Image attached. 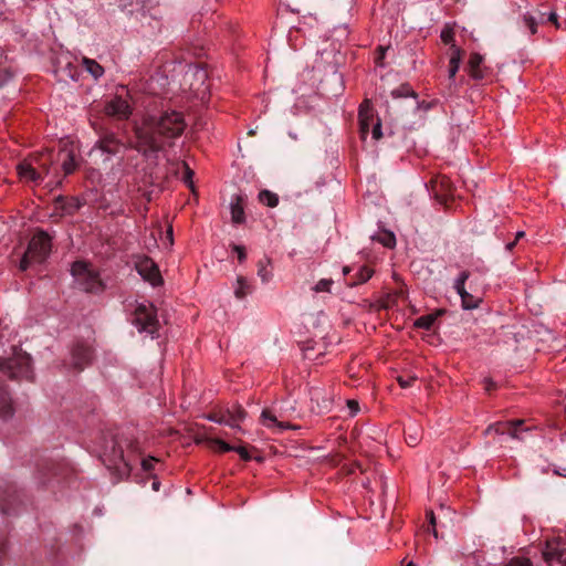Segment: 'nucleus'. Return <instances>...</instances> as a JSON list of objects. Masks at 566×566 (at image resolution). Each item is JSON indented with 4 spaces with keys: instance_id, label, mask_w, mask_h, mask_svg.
Returning <instances> with one entry per match:
<instances>
[{
    "instance_id": "nucleus-1",
    "label": "nucleus",
    "mask_w": 566,
    "mask_h": 566,
    "mask_svg": "<svg viewBox=\"0 0 566 566\" xmlns=\"http://www.w3.org/2000/svg\"><path fill=\"white\" fill-rule=\"evenodd\" d=\"M185 128L184 115L176 111L165 112L159 117H150L136 130L137 149L144 154L160 151L165 145L164 139L180 136Z\"/></svg>"
},
{
    "instance_id": "nucleus-2",
    "label": "nucleus",
    "mask_w": 566,
    "mask_h": 566,
    "mask_svg": "<svg viewBox=\"0 0 566 566\" xmlns=\"http://www.w3.org/2000/svg\"><path fill=\"white\" fill-rule=\"evenodd\" d=\"M135 452H137V442L124 434L116 436L106 442L102 460L119 479H124L129 476L132 471L129 453Z\"/></svg>"
},
{
    "instance_id": "nucleus-3",
    "label": "nucleus",
    "mask_w": 566,
    "mask_h": 566,
    "mask_svg": "<svg viewBox=\"0 0 566 566\" xmlns=\"http://www.w3.org/2000/svg\"><path fill=\"white\" fill-rule=\"evenodd\" d=\"M0 374L10 379H31V357L21 349L13 347V354L11 357H0Z\"/></svg>"
},
{
    "instance_id": "nucleus-4",
    "label": "nucleus",
    "mask_w": 566,
    "mask_h": 566,
    "mask_svg": "<svg viewBox=\"0 0 566 566\" xmlns=\"http://www.w3.org/2000/svg\"><path fill=\"white\" fill-rule=\"evenodd\" d=\"M71 273L78 289L86 293L98 294L105 290L99 273L85 261H75L72 264Z\"/></svg>"
},
{
    "instance_id": "nucleus-5",
    "label": "nucleus",
    "mask_w": 566,
    "mask_h": 566,
    "mask_svg": "<svg viewBox=\"0 0 566 566\" xmlns=\"http://www.w3.org/2000/svg\"><path fill=\"white\" fill-rule=\"evenodd\" d=\"M51 251V238L49 234L39 230L30 240L28 249L23 254L19 268L25 271L32 262H43Z\"/></svg>"
},
{
    "instance_id": "nucleus-6",
    "label": "nucleus",
    "mask_w": 566,
    "mask_h": 566,
    "mask_svg": "<svg viewBox=\"0 0 566 566\" xmlns=\"http://www.w3.org/2000/svg\"><path fill=\"white\" fill-rule=\"evenodd\" d=\"M133 324L139 332H146L150 335L156 334L159 328V322L155 306L150 303L138 304L134 311Z\"/></svg>"
},
{
    "instance_id": "nucleus-7",
    "label": "nucleus",
    "mask_w": 566,
    "mask_h": 566,
    "mask_svg": "<svg viewBox=\"0 0 566 566\" xmlns=\"http://www.w3.org/2000/svg\"><path fill=\"white\" fill-rule=\"evenodd\" d=\"M471 273L469 271H462L455 279L453 287L461 297V304L464 310H474L482 303V296L476 291L469 292L465 289V283L469 280Z\"/></svg>"
},
{
    "instance_id": "nucleus-8",
    "label": "nucleus",
    "mask_w": 566,
    "mask_h": 566,
    "mask_svg": "<svg viewBox=\"0 0 566 566\" xmlns=\"http://www.w3.org/2000/svg\"><path fill=\"white\" fill-rule=\"evenodd\" d=\"M531 342L538 352H549L557 349L556 337L543 325L534 326L530 336Z\"/></svg>"
},
{
    "instance_id": "nucleus-9",
    "label": "nucleus",
    "mask_w": 566,
    "mask_h": 566,
    "mask_svg": "<svg viewBox=\"0 0 566 566\" xmlns=\"http://www.w3.org/2000/svg\"><path fill=\"white\" fill-rule=\"evenodd\" d=\"M125 145L122 143L114 133L105 132L103 133L95 146L92 149V153L101 151L102 154H106L107 157L117 155Z\"/></svg>"
},
{
    "instance_id": "nucleus-10",
    "label": "nucleus",
    "mask_w": 566,
    "mask_h": 566,
    "mask_svg": "<svg viewBox=\"0 0 566 566\" xmlns=\"http://www.w3.org/2000/svg\"><path fill=\"white\" fill-rule=\"evenodd\" d=\"M137 272L153 286L160 285L163 277L157 264L149 258L144 256L136 262Z\"/></svg>"
},
{
    "instance_id": "nucleus-11",
    "label": "nucleus",
    "mask_w": 566,
    "mask_h": 566,
    "mask_svg": "<svg viewBox=\"0 0 566 566\" xmlns=\"http://www.w3.org/2000/svg\"><path fill=\"white\" fill-rule=\"evenodd\" d=\"M543 557L548 566H566V552L559 547L558 542H547Z\"/></svg>"
},
{
    "instance_id": "nucleus-12",
    "label": "nucleus",
    "mask_w": 566,
    "mask_h": 566,
    "mask_svg": "<svg viewBox=\"0 0 566 566\" xmlns=\"http://www.w3.org/2000/svg\"><path fill=\"white\" fill-rule=\"evenodd\" d=\"M311 410L316 413H324L331 410L333 399L329 395L321 388H313L311 390Z\"/></svg>"
},
{
    "instance_id": "nucleus-13",
    "label": "nucleus",
    "mask_w": 566,
    "mask_h": 566,
    "mask_svg": "<svg viewBox=\"0 0 566 566\" xmlns=\"http://www.w3.org/2000/svg\"><path fill=\"white\" fill-rule=\"evenodd\" d=\"M523 420H516V421H506V422H496L493 424H490L485 429V434H490L492 432H495L496 434H510L513 439H521L520 431L517 427L522 426Z\"/></svg>"
},
{
    "instance_id": "nucleus-14",
    "label": "nucleus",
    "mask_w": 566,
    "mask_h": 566,
    "mask_svg": "<svg viewBox=\"0 0 566 566\" xmlns=\"http://www.w3.org/2000/svg\"><path fill=\"white\" fill-rule=\"evenodd\" d=\"M17 171L23 181L38 184L43 180L42 172L36 170V167L28 158L18 164Z\"/></svg>"
},
{
    "instance_id": "nucleus-15",
    "label": "nucleus",
    "mask_w": 566,
    "mask_h": 566,
    "mask_svg": "<svg viewBox=\"0 0 566 566\" xmlns=\"http://www.w3.org/2000/svg\"><path fill=\"white\" fill-rule=\"evenodd\" d=\"M92 360V350L88 346L77 344L72 349V365L76 370L84 369Z\"/></svg>"
},
{
    "instance_id": "nucleus-16",
    "label": "nucleus",
    "mask_w": 566,
    "mask_h": 566,
    "mask_svg": "<svg viewBox=\"0 0 566 566\" xmlns=\"http://www.w3.org/2000/svg\"><path fill=\"white\" fill-rule=\"evenodd\" d=\"M227 426L238 431H242L240 423L247 418L248 413L241 405L234 403L230 407H224Z\"/></svg>"
},
{
    "instance_id": "nucleus-17",
    "label": "nucleus",
    "mask_w": 566,
    "mask_h": 566,
    "mask_svg": "<svg viewBox=\"0 0 566 566\" xmlns=\"http://www.w3.org/2000/svg\"><path fill=\"white\" fill-rule=\"evenodd\" d=\"M36 167V170L42 172V178L50 172V168L53 164V153L50 149H45L39 154L31 155L28 158Z\"/></svg>"
},
{
    "instance_id": "nucleus-18",
    "label": "nucleus",
    "mask_w": 566,
    "mask_h": 566,
    "mask_svg": "<svg viewBox=\"0 0 566 566\" xmlns=\"http://www.w3.org/2000/svg\"><path fill=\"white\" fill-rule=\"evenodd\" d=\"M484 57L480 53H471L468 61L469 75L475 80L481 81L486 75V67L483 66Z\"/></svg>"
},
{
    "instance_id": "nucleus-19",
    "label": "nucleus",
    "mask_w": 566,
    "mask_h": 566,
    "mask_svg": "<svg viewBox=\"0 0 566 566\" xmlns=\"http://www.w3.org/2000/svg\"><path fill=\"white\" fill-rule=\"evenodd\" d=\"M359 118V129L361 139H365L369 133V128L373 127L374 122V113L369 107L368 102H364L359 107L358 113Z\"/></svg>"
},
{
    "instance_id": "nucleus-20",
    "label": "nucleus",
    "mask_w": 566,
    "mask_h": 566,
    "mask_svg": "<svg viewBox=\"0 0 566 566\" xmlns=\"http://www.w3.org/2000/svg\"><path fill=\"white\" fill-rule=\"evenodd\" d=\"M105 112L109 116H117L118 118H128L130 115V107L127 101L115 97L111 102H108L105 106Z\"/></svg>"
},
{
    "instance_id": "nucleus-21",
    "label": "nucleus",
    "mask_w": 566,
    "mask_h": 566,
    "mask_svg": "<svg viewBox=\"0 0 566 566\" xmlns=\"http://www.w3.org/2000/svg\"><path fill=\"white\" fill-rule=\"evenodd\" d=\"M451 55L449 60V70H448V77L450 81L449 90H452V86L454 84V77L457 72L459 71L461 59H462V50L457 46L455 44H452L450 48Z\"/></svg>"
},
{
    "instance_id": "nucleus-22",
    "label": "nucleus",
    "mask_w": 566,
    "mask_h": 566,
    "mask_svg": "<svg viewBox=\"0 0 566 566\" xmlns=\"http://www.w3.org/2000/svg\"><path fill=\"white\" fill-rule=\"evenodd\" d=\"M261 422L268 428L275 427L279 431H282L285 429H292V430L300 429V427L296 424L279 421L276 416L273 415L272 411L269 409H264L261 412Z\"/></svg>"
},
{
    "instance_id": "nucleus-23",
    "label": "nucleus",
    "mask_w": 566,
    "mask_h": 566,
    "mask_svg": "<svg viewBox=\"0 0 566 566\" xmlns=\"http://www.w3.org/2000/svg\"><path fill=\"white\" fill-rule=\"evenodd\" d=\"M14 413L12 399L9 392L0 387V418H10Z\"/></svg>"
},
{
    "instance_id": "nucleus-24",
    "label": "nucleus",
    "mask_w": 566,
    "mask_h": 566,
    "mask_svg": "<svg viewBox=\"0 0 566 566\" xmlns=\"http://www.w3.org/2000/svg\"><path fill=\"white\" fill-rule=\"evenodd\" d=\"M231 219L234 223H243L245 220L243 198L240 195L234 196L231 201Z\"/></svg>"
},
{
    "instance_id": "nucleus-25",
    "label": "nucleus",
    "mask_w": 566,
    "mask_h": 566,
    "mask_svg": "<svg viewBox=\"0 0 566 566\" xmlns=\"http://www.w3.org/2000/svg\"><path fill=\"white\" fill-rule=\"evenodd\" d=\"M80 202L75 198L65 199L63 197L56 198V209H60L63 214H73L80 209Z\"/></svg>"
},
{
    "instance_id": "nucleus-26",
    "label": "nucleus",
    "mask_w": 566,
    "mask_h": 566,
    "mask_svg": "<svg viewBox=\"0 0 566 566\" xmlns=\"http://www.w3.org/2000/svg\"><path fill=\"white\" fill-rule=\"evenodd\" d=\"M83 65L85 70L96 80L102 77L104 74V69L95 60L84 57Z\"/></svg>"
},
{
    "instance_id": "nucleus-27",
    "label": "nucleus",
    "mask_w": 566,
    "mask_h": 566,
    "mask_svg": "<svg viewBox=\"0 0 566 566\" xmlns=\"http://www.w3.org/2000/svg\"><path fill=\"white\" fill-rule=\"evenodd\" d=\"M207 446L216 451L219 452H229L233 451L234 447L230 446L226 441L219 439V438H207Z\"/></svg>"
},
{
    "instance_id": "nucleus-28",
    "label": "nucleus",
    "mask_w": 566,
    "mask_h": 566,
    "mask_svg": "<svg viewBox=\"0 0 566 566\" xmlns=\"http://www.w3.org/2000/svg\"><path fill=\"white\" fill-rule=\"evenodd\" d=\"M373 270L367 268V266H363L356 274V279L353 281V282H349L348 283V286L349 287H353V286H356L358 284H363V283H366L371 276H373Z\"/></svg>"
},
{
    "instance_id": "nucleus-29",
    "label": "nucleus",
    "mask_w": 566,
    "mask_h": 566,
    "mask_svg": "<svg viewBox=\"0 0 566 566\" xmlns=\"http://www.w3.org/2000/svg\"><path fill=\"white\" fill-rule=\"evenodd\" d=\"M438 186H440V187H441V189L446 190L447 192H450L451 185H450L449 180H448V179H446V178H442L440 181H439L438 179L433 180L432 188H433V191H434V193H436L437 198H438L441 202H446L448 193H446V195H440V193H439Z\"/></svg>"
},
{
    "instance_id": "nucleus-30",
    "label": "nucleus",
    "mask_w": 566,
    "mask_h": 566,
    "mask_svg": "<svg viewBox=\"0 0 566 566\" xmlns=\"http://www.w3.org/2000/svg\"><path fill=\"white\" fill-rule=\"evenodd\" d=\"M259 200H260V202L264 203L265 206H268L270 208H274L279 203L277 195L271 192L270 190H262L259 193Z\"/></svg>"
},
{
    "instance_id": "nucleus-31",
    "label": "nucleus",
    "mask_w": 566,
    "mask_h": 566,
    "mask_svg": "<svg viewBox=\"0 0 566 566\" xmlns=\"http://www.w3.org/2000/svg\"><path fill=\"white\" fill-rule=\"evenodd\" d=\"M391 96L394 98L408 97V96H412L413 98H417L416 92L410 87L409 84H402L398 88L391 91Z\"/></svg>"
},
{
    "instance_id": "nucleus-32",
    "label": "nucleus",
    "mask_w": 566,
    "mask_h": 566,
    "mask_svg": "<svg viewBox=\"0 0 566 566\" xmlns=\"http://www.w3.org/2000/svg\"><path fill=\"white\" fill-rule=\"evenodd\" d=\"M420 440H421V430L419 428H417L416 426L409 427L408 431L406 432L407 443L411 447H416Z\"/></svg>"
},
{
    "instance_id": "nucleus-33",
    "label": "nucleus",
    "mask_w": 566,
    "mask_h": 566,
    "mask_svg": "<svg viewBox=\"0 0 566 566\" xmlns=\"http://www.w3.org/2000/svg\"><path fill=\"white\" fill-rule=\"evenodd\" d=\"M75 160L72 151L65 153V158L62 163V168L65 175H70L75 170Z\"/></svg>"
},
{
    "instance_id": "nucleus-34",
    "label": "nucleus",
    "mask_w": 566,
    "mask_h": 566,
    "mask_svg": "<svg viewBox=\"0 0 566 566\" xmlns=\"http://www.w3.org/2000/svg\"><path fill=\"white\" fill-rule=\"evenodd\" d=\"M206 418L210 421H213L219 424H226L227 426V417L224 408H220L218 410H214L206 416Z\"/></svg>"
},
{
    "instance_id": "nucleus-35",
    "label": "nucleus",
    "mask_w": 566,
    "mask_h": 566,
    "mask_svg": "<svg viewBox=\"0 0 566 566\" xmlns=\"http://www.w3.org/2000/svg\"><path fill=\"white\" fill-rule=\"evenodd\" d=\"M522 23L524 27H526L530 30V33L532 35L537 33V20L534 15L530 13H525L522 17Z\"/></svg>"
},
{
    "instance_id": "nucleus-36",
    "label": "nucleus",
    "mask_w": 566,
    "mask_h": 566,
    "mask_svg": "<svg viewBox=\"0 0 566 566\" xmlns=\"http://www.w3.org/2000/svg\"><path fill=\"white\" fill-rule=\"evenodd\" d=\"M237 284L234 294L238 298H243L249 293L250 286L243 276L237 279Z\"/></svg>"
},
{
    "instance_id": "nucleus-37",
    "label": "nucleus",
    "mask_w": 566,
    "mask_h": 566,
    "mask_svg": "<svg viewBox=\"0 0 566 566\" xmlns=\"http://www.w3.org/2000/svg\"><path fill=\"white\" fill-rule=\"evenodd\" d=\"M270 264V259L265 258L263 260H260L258 263V274L261 277L263 282L269 281L271 276V272L268 270V265Z\"/></svg>"
},
{
    "instance_id": "nucleus-38",
    "label": "nucleus",
    "mask_w": 566,
    "mask_h": 566,
    "mask_svg": "<svg viewBox=\"0 0 566 566\" xmlns=\"http://www.w3.org/2000/svg\"><path fill=\"white\" fill-rule=\"evenodd\" d=\"M373 240L379 241L386 248H394L396 244V238L392 232H385L379 237H373Z\"/></svg>"
},
{
    "instance_id": "nucleus-39",
    "label": "nucleus",
    "mask_w": 566,
    "mask_h": 566,
    "mask_svg": "<svg viewBox=\"0 0 566 566\" xmlns=\"http://www.w3.org/2000/svg\"><path fill=\"white\" fill-rule=\"evenodd\" d=\"M436 321L433 315H423L417 318L415 326L423 329H430Z\"/></svg>"
},
{
    "instance_id": "nucleus-40",
    "label": "nucleus",
    "mask_w": 566,
    "mask_h": 566,
    "mask_svg": "<svg viewBox=\"0 0 566 566\" xmlns=\"http://www.w3.org/2000/svg\"><path fill=\"white\" fill-rule=\"evenodd\" d=\"M333 284L334 281L332 279H322L315 284L313 291L316 293L331 292V287Z\"/></svg>"
},
{
    "instance_id": "nucleus-41",
    "label": "nucleus",
    "mask_w": 566,
    "mask_h": 566,
    "mask_svg": "<svg viewBox=\"0 0 566 566\" xmlns=\"http://www.w3.org/2000/svg\"><path fill=\"white\" fill-rule=\"evenodd\" d=\"M442 42L444 44H450V46L452 44H454V32H453V29L450 28V27H446L442 31H441V35H440Z\"/></svg>"
},
{
    "instance_id": "nucleus-42",
    "label": "nucleus",
    "mask_w": 566,
    "mask_h": 566,
    "mask_svg": "<svg viewBox=\"0 0 566 566\" xmlns=\"http://www.w3.org/2000/svg\"><path fill=\"white\" fill-rule=\"evenodd\" d=\"M506 566H533V564L528 558L514 557L507 563Z\"/></svg>"
},
{
    "instance_id": "nucleus-43",
    "label": "nucleus",
    "mask_w": 566,
    "mask_h": 566,
    "mask_svg": "<svg viewBox=\"0 0 566 566\" xmlns=\"http://www.w3.org/2000/svg\"><path fill=\"white\" fill-rule=\"evenodd\" d=\"M371 134H373V138L375 140H378L381 138L382 132H381V122L379 118H376L375 123L373 124Z\"/></svg>"
},
{
    "instance_id": "nucleus-44",
    "label": "nucleus",
    "mask_w": 566,
    "mask_h": 566,
    "mask_svg": "<svg viewBox=\"0 0 566 566\" xmlns=\"http://www.w3.org/2000/svg\"><path fill=\"white\" fill-rule=\"evenodd\" d=\"M547 21L552 22L556 29H566V21L564 22V25L558 21V15L555 11H551L547 15Z\"/></svg>"
},
{
    "instance_id": "nucleus-45",
    "label": "nucleus",
    "mask_w": 566,
    "mask_h": 566,
    "mask_svg": "<svg viewBox=\"0 0 566 566\" xmlns=\"http://www.w3.org/2000/svg\"><path fill=\"white\" fill-rule=\"evenodd\" d=\"M416 379H417L416 376H408L407 378H405L402 376L397 377V381L401 388L410 387Z\"/></svg>"
},
{
    "instance_id": "nucleus-46",
    "label": "nucleus",
    "mask_w": 566,
    "mask_h": 566,
    "mask_svg": "<svg viewBox=\"0 0 566 566\" xmlns=\"http://www.w3.org/2000/svg\"><path fill=\"white\" fill-rule=\"evenodd\" d=\"M182 166H184V168H185V172H184V177H182V179H184V181H185L186 184H188V185H189V187H191V188H192V177H193V171L189 168V166H188L186 163H184V164H182Z\"/></svg>"
},
{
    "instance_id": "nucleus-47",
    "label": "nucleus",
    "mask_w": 566,
    "mask_h": 566,
    "mask_svg": "<svg viewBox=\"0 0 566 566\" xmlns=\"http://www.w3.org/2000/svg\"><path fill=\"white\" fill-rule=\"evenodd\" d=\"M427 517H428V521H429V524L431 525L432 530H431V533L432 535L438 538V531L436 528V516H434V513L433 511H428L427 512Z\"/></svg>"
},
{
    "instance_id": "nucleus-48",
    "label": "nucleus",
    "mask_w": 566,
    "mask_h": 566,
    "mask_svg": "<svg viewBox=\"0 0 566 566\" xmlns=\"http://www.w3.org/2000/svg\"><path fill=\"white\" fill-rule=\"evenodd\" d=\"M233 451L239 453L240 458L244 461H249L251 459L249 451L244 447H234Z\"/></svg>"
},
{
    "instance_id": "nucleus-49",
    "label": "nucleus",
    "mask_w": 566,
    "mask_h": 566,
    "mask_svg": "<svg viewBox=\"0 0 566 566\" xmlns=\"http://www.w3.org/2000/svg\"><path fill=\"white\" fill-rule=\"evenodd\" d=\"M347 407L350 410L352 416H355L359 411V403L357 400L348 399Z\"/></svg>"
},
{
    "instance_id": "nucleus-50",
    "label": "nucleus",
    "mask_w": 566,
    "mask_h": 566,
    "mask_svg": "<svg viewBox=\"0 0 566 566\" xmlns=\"http://www.w3.org/2000/svg\"><path fill=\"white\" fill-rule=\"evenodd\" d=\"M232 249L234 252H237L238 259L242 263L247 258L244 248L242 245L234 244Z\"/></svg>"
},
{
    "instance_id": "nucleus-51",
    "label": "nucleus",
    "mask_w": 566,
    "mask_h": 566,
    "mask_svg": "<svg viewBox=\"0 0 566 566\" xmlns=\"http://www.w3.org/2000/svg\"><path fill=\"white\" fill-rule=\"evenodd\" d=\"M157 460L155 458H148V459H144L142 461V467L145 471H150L154 469V463L156 462Z\"/></svg>"
},
{
    "instance_id": "nucleus-52",
    "label": "nucleus",
    "mask_w": 566,
    "mask_h": 566,
    "mask_svg": "<svg viewBox=\"0 0 566 566\" xmlns=\"http://www.w3.org/2000/svg\"><path fill=\"white\" fill-rule=\"evenodd\" d=\"M377 51H378V56L376 57V64L379 66H384L382 60L385 57L386 48L378 46Z\"/></svg>"
},
{
    "instance_id": "nucleus-53",
    "label": "nucleus",
    "mask_w": 566,
    "mask_h": 566,
    "mask_svg": "<svg viewBox=\"0 0 566 566\" xmlns=\"http://www.w3.org/2000/svg\"><path fill=\"white\" fill-rule=\"evenodd\" d=\"M303 356L305 359H314L315 356L313 355V348L310 346L303 347Z\"/></svg>"
},
{
    "instance_id": "nucleus-54",
    "label": "nucleus",
    "mask_w": 566,
    "mask_h": 566,
    "mask_svg": "<svg viewBox=\"0 0 566 566\" xmlns=\"http://www.w3.org/2000/svg\"><path fill=\"white\" fill-rule=\"evenodd\" d=\"M166 240L168 241L169 247L174 244V231L171 226H169V228L167 229Z\"/></svg>"
},
{
    "instance_id": "nucleus-55",
    "label": "nucleus",
    "mask_w": 566,
    "mask_h": 566,
    "mask_svg": "<svg viewBox=\"0 0 566 566\" xmlns=\"http://www.w3.org/2000/svg\"><path fill=\"white\" fill-rule=\"evenodd\" d=\"M6 548H7L6 538H0V555H3L6 553Z\"/></svg>"
},
{
    "instance_id": "nucleus-56",
    "label": "nucleus",
    "mask_w": 566,
    "mask_h": 566,
    "mask_svg": "<svg viewBox=\"0 0 566 566\" xmlns=\"http://www.w3.org/2000/svg\"><path fill=\"white\" fill-rule=\"evenodd\" d=\"M207 438H208L207 436H197L195 438V442L197 444H200V443H206L207 444V440H206Z\"/></svg>"
},
{
    "instance_id": "nucleus-57",
    "label": "nucleus",
    "mask_w": 566,
    "mask_h": 566,
    "mask_svg": "<svg viewBox=\"0 0 566 566\" xmlns=\"http://www.w3.org/2000/svg\"><path fill=\"white\" fill-rule=\"evenodd\" d=\"M494 382L491 379H485V389L490 391L492 388H494Z\"/></svg>"
},
{
    "instance_id": "nucleus-58",
    "label": "nucleus",
    "mask_w": 566,
    "mask_h": 566,
    "mask_svg": "<svg viewBox=\"0 0 566 566\" xmlns=\"http://www.w3.org/2000/svg\"><path fill=\"white\" fill-rule=\"evenodd\" d=\"M0 76H3L4 81H7L10 77V74L6 70H0Z\"/></svg>"
},
{
    "instance_id": "nucleus-59",
    "label": "nucleus",
    "mask_w": 566,
    "mask_h": 566,
    "mask_svg": "<svg viewBox=\"0 0 566 566\" xmlns=\"http://www.w3.org/2000/svg\"><path fill=\"white\" fill-rule=\"evenodd\" d=\"M524 237H525V232L524 231H518L515 234V240L518 241L520 239H522Z\"/></svg>"
},
{
    "instance_id": "nucleus-60",
    "label": "nucleus",
    "mask_w": 566,
    "mask_h": 566,
    "mask_svg": "<svg viewBox=\"0 0 566 566\" xmlns=\"http://www.w3.org/2000/svg\"><path fill=\"white\" fill-rule=\"evenodd\" d=\"M516 242H517V241H516V240H514L513 242L507 243V244H506V250H507V251H512V250H513V248L515 247Z\"/></svg>"
},
{
    "instance_id": "nucleus-61",
    "label": "nucleus",
    "mask_w": 566,
    "mask_h": 566,
    "mask_svg": "<svg viewBox=\"0 0 566 566\" xmlns=\"http://www.w3.org/2000/svg\"><path fill=\"white\" fill-rule=\"evenodd\" d=\"M400 566H417L416 563H413L412 560L408 562V563H405V559L401 562V565Z\"/></svg>"
},
{
    "instance_id": "nucleus-62",
    "label": "nucleus",
    "mask_w": 566,
    "mask_h": 566,
    "mask_svg": "<svg viewBox=\"0 0 566 566\" xmlns=\"http://www.w3.org/2000/svg\"><path fill=\"white\" fill-rule=\"evenodd\" d=\"M159 485H160V484H159V482H158V481H154V482H153V485H151V486H153V490L158 491V490H159Z\"/></svg>"
},
{
    "instance_id": "nucleus-63",
    "label": "nucleus",
    "mask_w": 566,
    "mask_h": 566,
    "mask_svg": "<svg viewBox=\"0 0 566 566\" xmlns=\"http://www.w3.org/2000/svg\"><path fill=\"white\" fill-rule=\"evenodd\" d=\"M350 272V268L349 266H344L343 268V273L346 275Z\"/></svg>"
},
{
    "instance_id": "nucleus-64",
    "label": "nucleus",
    "mask_w": 566,
    "mask_h": 566,
    "mask_svg": "<svg viewBox=\"0 0 566 566\" xmlns=\"http://www.w3.org/2000/svg\"><path fill=\"white\" fill-rule=\"evenodd\" d=\"M197 74L200 75L201 78H205L206 74L202 71H197Z\"/></svg>"
}]
</instances>
